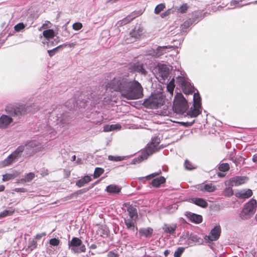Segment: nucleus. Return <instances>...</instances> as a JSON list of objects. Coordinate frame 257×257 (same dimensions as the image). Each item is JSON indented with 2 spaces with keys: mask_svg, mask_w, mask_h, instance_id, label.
Listing matches in <instances>:
<instances>
[{
  "mask_svg": "<svg viewBox=\"0 0 257 257\" xmlns=\"http://www.w3.org/2000/svg\"><path fill=\"white\" fill-rule=\"evenodd\" d=\"M106 89L119 91L122 97L127 100L138 99L143 97V88L135 80L131 81L122 77H116L106 85Z\"/></svg>",
  "mask_w": 257,
  "mask_h": 257,
  "instance_id": "obj_1",
  "label": "nucleus"
},
{
  "mask_svg": "<svg viewBox=\"0 0 257 257\" xmlns=\"http://www.w3.org/2000/svg\"><path fill=\"white\" fill-rule=\"evenodd\" d=\"M44 149L43 146L37 141L32 140L25 146H20L17 148V160L21 153H24L23 157H27L32 154L42 151Z\"/></svg>",
  "mask_w": 257,
  "mask_h": 257,
  "instance_id": "obj_2",
  "label": "nucleus"
},
{
  "mask_svg": "<svg viewBox=\"0 0 257 257\" xmlns=\"http://www.w3.org/2000/svg\"><path fill=\"white\" fill-rule=\"evenodd\" d=\"M160 143V138L157 137L153 138L150 144L148 145L145 151L142 153L141 156L134 159V163H140L143 160L147 159L149 156L158 151L160 148L158 146Z\"/></svg>",
  "mask_w": 257,
  "mask_h": 257,
  "instance_id": "obj_3",
  "label": "nucleus"
},
{
  "mask_svg": "<svg viewBox=\"0 0 257 257\" xmlns=\"http://www.w3.org/2000/svg\"><path fill=\"white\" fill-rule=\"evenodd\" d=\"M173 108L176 113L180 114L185 113L188 108L187 102L181 93H177L175 96Z\"/></svg>",
  "mask_w": 257,
  "mask_h": 257,
  "instance_id": "obj_4",
  "label": "nucleus"
},
{
  "mask_svg": "<svg viewBox=\"0 0 257 257\" xmlns=\"http://www.w3.org/2000/svg\"><path fill=\"white\" fill-rule=\"evenodd\" d=\"M177 83L181 86L185 94L192 93L194 92V86L188 81L184 72H180V75L177 77Z\"/></svg>",
  "mask_w": 257,
  "mask_h": 257,
  "instance_id": "obj_5",
  "label": "nucleus"
},
{
  "mask_svg": "<svg viewBox=\"0 0 257 257\" xmlns=\"http://www.w3.org/2000/svg\"><path fill=\"white\" fill-rule=\"evenodd\" d=\"M256 206V200L253 199H251L245 204L244 208L240 212V217L243 219H247L250 218L255 212Z\"/></svg>",
  "mask_w": 257,
  "mask_h": 257,
  "instance_id": "obj_6",
  "label": "nucleus"
},
{
  "mask_svg": "<svg viewBox=\"0 0 257 257\" xmlns=\"http://www.w3.org/2000/svg\"><path fill=\"white\" fill-rule=\"evenodd\" d=\"M194 104L187 112V115L191 117H196L201 112V97L198 92L193 95Z\"/></svg>",
  "mask_w": 257,
  "mask_h": 257,
  "instance_id": "obj_7",
  "label": "nucleus"
},
{
  "mask_svg": "<svg viewBox=\"0 0 257 257\" xmlns=\"http://www.w3.org/2000/svg\"><path fill=\"white\" fill-rule=\"evenodd\" d=\"M164 103V98L162 96L156 95L146 99L143 105L147 108H157L163 105Z\"/></svg>",
  "mask_w": 257,
  "mask_h": 257,
  "instance_id": "obj_8",
  "label": "nucleus"
},
{
  "mask_svg": "<svg viewBox=\"0 0 257 257\" xmlns=\"http://www.w3.org/2000/svg\"><path fill=\"white\" fill-rule=\"evenodd\" d=\"M68 246L71 251L74 253H79L85 251V245L82 244L81 240L77 237H73L68 242Z\"/></svg>",
  "mask_w": 257,
  "mask_h": 257,
  "instance_id": "obj_9",
  "label": "nucleus"
},
{
  "mask_svg": "<svg viewBox=\"0 0 257 257\" xmlns=\"http://www.w3.org/2000/svg\"><path fill=\"white\" fill-rule=\"evenodd\" d=\"M39 109V107L36 106V105L34 104L27 106L23 105H19V107L17 106V116L18 115L19 113H20L21 114L29 112L34 113Z\"/></svg>",
  "mask_w": 257,
  "mask_h": 257,
  "instance_id": "obj_10",
  "label": "nucleus"
},
{
  "mask_svg": "<svg viewBox=\"0 0 257 257\" xmlns=\"http://www.w3.org/2000/svg\"><path fill=\"white\" fill-rule=\"evenodd\" d=\"M170 67L165 64H159L158 65V75L162 78L160 80L162 82V80L164 81L167 79L170 73Z\"/></svg>",
  "mask_w": 257,
  "mask_h": 257,
  "instance_id": "obj_11",
  "label": "nucleus"
},
{
  "mask_svg": "<svg viewBox=\"0 0 257 257\" xmlns=\"http://www.w3.org/2000/svg\"><path fill=\"white\" fill-rule=\"evenodd\" d=\"M129 69L131 71L137 72L144 75L147 74L145 65L140 63H136L132 64Z\"/></svg>",
  "mask_w": 257,
  "mask_h": 257,
  "instance_id": "obj_12",
  "label": "nucleus"
},
{
  "mask_svg": "<svg viewBox=\"0 0 257 257\" xmlns=\"http://www.w3.org/2000/svg\"><path fill=\"white\" fill-rule=\"evenodd\" d=\"M186 236H187L188 237L187 243L189 246H193L195 243L200 244H202L203 242V240L202 238L199 237L197 235L195 234L191 233L189 234L188 233L186 234Z\"/></svg>",
  "mask_w": 257,
  "mask_h": 257,
  "instance_id": "obj_13",
  "label": "nucleus"
},
{
  "mask_svg": "<svg viewBox=\"0 0 257 257\" xmlns=\"http://www.w3.org/2000/svg\"><path fill=\"white\" fill-rule=\"evenodd\" d=\"M247 180V178L244 176H236L229 179L228 185L231 187L237 186L245 183Z\"/></svg>",
  "mask_w": 257,
  "mask_h": 257,
  "instance_id": "obj_14",
  "label": "nucleus"
},
{
  "mask_svg": "<svg viewBox=\"0 0 257 257\" xmlns=\"http://www.w3.org/2000/svg\"><path fill=\"white\" fill-rule=\"evenodd\" d=\"M221 233L220 226H216L213 228L208 236H206L210 241H215L218 239Z\"/></svg>",
  "mask_w": 257,
  "mask_h": 257,
  "instance_id": "obj_15",
  "label": "nucleus"
},
{
  "mask_svg": "<svg viewBox=\"0 0 257 257\" xmlns=\"http://www.w3.org/2000/svg\"><path fill=\"white\" fill-rule=\"evenodd\" d=\"M16 159V151H14L7 159L0 162V168H3L12 164Z\"/></svg>",
  "mask_w": 257,
  "mask_h": 257,
  "instance_id": "obj_16",
  "label": "nucleus"
},
{
  "mask_svg": "<svg viewBox=\"0 0 257 257\" xmlns=\"http://www.w3.org/2000/svg\"><path fill=\"white\" fill-rule=\"evenodd\" d=\"M185 215L189 219V220L195 223H200L202 221V217L201 215L196 214L190 212H187Z\"/></svg>",
  "mask_w": 257,
  "mask_h": 257,
  "instance_id": "obj_17",
  "label": "nucleus"
},
{
  "mask_svg": "<svg viewBox=\"0 0 257 257\" xmlns=\"http://www.w3.org/2000/svg\"><path fill=\"white\" fill-rule=\"evenodd\" d=\"M12 118L11 116L3 114L0 117V128H6L12 122Z\"/></svg>",
  "mask_w": 257,
  "mask_h": 257,
  "instance_id": "obj_18",
  "label": "nucleus"
},
{
  "mask_svg": "<svg viewBox=\"0 0 257 257\" xmlns=\"http://www.w3.org/2000/svg\"><path fill=\"white\" fill-rule=\"evenodd\" d=\"M44 135L47 136V140H51L55 138L56 135V132L51 126L47 124L44 126Z\"/></svg>",
  "mask_w": 257,
  "mask_h": 257,
  "instance_id": "obj_19",
  "label": "nucleus"
},
{
  "mask_svg": "<svg viewBox=\"0 0 257 257\" xmlns=\"http://www.w3.org/2000/svg\"><path fill=\"white\" fill-rule=\"evenodd\" d=\"M137 219L134 218H131L130 217L127 216L124 218V222L126 225V228L128 230L134 231L135 230V223Z\"/></svg>",
  "mask_w": 257,
  "mask_h": 257,
  "instance_id": "obj_20",
  "label": "nucleus"
},
{
  "mask_svg": "<svg viewBox=\"0 0 257 257\" xmlns=\"http://www.w3.org/2000/svg\"><path fill=\"white\" fill-rule=\"evenodd\" d=\"M143 34V29L141 27L135 28L133 31L130 32V36L135 39H139L141 38Z\"/></svg>",
  "mask_w": 257,
  "mask_h": 257,
  "instance_id": "obj_21",
  "label": "nucleus"
},
{
  "mask_svg": "<svg viewBox=\"0 0 257 257\" xmlns=\"http://www.w3.org/2000/svg\"><path fill=\"white\" fill-rule=\"evenodd\" d=\"M127 212L128 215V217H130L131 218H133L134 219H137L138 217V211L135 206L132 205H128L127 207Z\"/></svg>",
  "mask_w": 257,
  "mask_h": 257,
  "instance_id": "obj_22",
  "label": "nucleus"
},
{
  "mask_svg": "<svg viewBox=\"0 0 257 257\" xmlns=\"http://www.w3.org/2000/svg\"><path fill=\"white\" fill-rule=\"evenodd\" d=\"M252 195L251 190L248 189L247 190H242L236 193V196L240 198H248Z\"/></svg>",
  "mask_w": 257,
  "mask_h": 257,
  "instance_id": "obj_23",
  "label": "nucleus"
},
{
  "mask_svg": "<svg viewBox=\"0 0 257 257\" xmlns=\"http://www.w3.org/2000/svg\"><path fill=\"white\" fill-rule=\"evenodd\" d=\"M176 228L177 225L175 224H165L162 228L165 233L172 234L175 232Z\"/></svg>",
  "mask_w": 257,
  "mask_h": 257,
  "instance_id": "obj_24",
  "label": "nucleus"
},
{
  "mask_svg": "<svg viewBox=\"0 0 257 257\" xmlns=\"http://www.w3.org/2000/svg\"><path fill=\"white\" fill-rule=\"evenodd\" d=\"M105 190L109 194H117L121 190V187L118 185L111 184L107 186Z\"/></svg>",
  "mask_w": 257,
  "mask_h": 257,
  "instance_id": "obj_25",
  "label": "nucleus"
},
{
  "mask_svg": "<svg viewBox=\"0 0 257 257\" xmlns=\"http://www.w3.org/2000/svg\"><path fill=\"white\" fill-rule=\"evenodd\" d=\"M167 48V46H159L156 50L154 51L153 56L156 57H160L166 53V49Z\"/></svg>",
  "mask_w": 257,
  "mask_h": 257,
  "instance_id": "obj_26",
  "label": "nucleus"
},
{
  "mask_svg": "<svg viewBox=\"0 0 257 257\" xmlns=\"http://www.w3.org/2000/svg\"><path fill=\"white\" fill-rule=\"evenodd\" d=\"M199 188L201 191H205L208 192H213L216 189L215 186L211 183L202 184Z\"/></svg>",
  "mask_w": 257,
  "mask_h": 257,
  "instance_id": "obj_27",
  "label": "nucleus"
},
{
  "mask_svg": "<svg viewBox=\"0 0 257 257\" xmlns=\"http://www.w3.org/2000/svg\"><path fill=\"white\" fill-rule=\"evenodd\" d=\"M91 181V178L90 176L86 175L84 177L82 178L76 182V185L79 187H81L85 185V184L89 183Z\"/></svg>",
  "mask_w": 257,
  "mask_h": 257,
  "instance_id": "obj_28",
  "label": "nucleus"
},
{
  "mask_svg": "<svg viewBox=\"0 0 257 257\" xmlns=\"http://www.w3.org/2000/svg\"><path fill=\"white\" fill-rule=\"evenodd\" d=\"M43 35L46 39V41L52 40L55 36V32L52 29H48L43 32Z\"/></svg>",
  "mask_w": 257,
  "mask_h": 257,
  "instance_id": "obj_29",
  "label": "nucleus"
},
{
  "mask_svg": "<svg viewBox=\"0 0 257 257\" xmlns=\"http://www.w3.org/2000/svg\"><path fill=\"white\" fill-rule=\"evenodd\" d=\"M166 179L164 177H159L154 179L152 181V185L155 187H159L160 185L165 182Z\"/></svg>",
  "mask_w": 257,
  "mask_h": 257,
  "instance_id": "obj_30",
  "label": "nucleus"
},
{
  "mask_svg": "<svg viewBox=\"0 0 257 257\" xmlns=\"http://www.w3.org/2000/svg\"><path fill=\"white\" fill-rule=\"evenodd\" d=\"M153 231V230L151 228H141L139 230V233L141 235H143L146 237H150L152 236Z\"/></svg>",
  "mask_w": 257,
  "mask_h": 257,
  "instance_id": "obj_31",
  "label": "nucleus"
},
{
  "mask_svg": "<svg viewBox=\"0 0 257 257\" xmlns=\"http://www.w3.org/2000/svg\"><path fill=\"white\" fill-rule=\"evenodd\" d=\"M192 201L196 205L202 207H206L208 205L207 202L202 198H193Z\"/></svg>",
  "mask_w": 257,
  "mask_h": 257,
  "instance_id": "obj_32",
  "label": "nucleus"
},
{
  "mask_svg": "<svg viewBox=\"0 0 257 257\" xmlns=\"http://www.w3.org/2000/svg\"><path fill=\"white\" fill-rule=\"evenodd\" d=\"M35 177V174L33 173H29L27 174L24 178L21 179L17 181V183H24L31 181Z\"/></svg>",
  "mask_w": 257,
  "mask_h": 257,
  "instance_id": "obj_33",
  "label": "nucleus"
},
{
  "mask_svg": "<svg viewBox=\"0 0 257 257\" xmlns=\"http://www.w3.org/2000/svg\"><path fill=\"white\" fill-rule=\"evenodd\" d=\"M138 14L136 12H133L131 15L128 16L127 17L124 18L121 21V24L125 25L131 22L136 17H138Z\"/></svg>",
  "mask_w": 257,
  "mask_h": 257,
  "instance_id": "obj_34",
  "label": "nucleus"
},
{
  "mask_svg": "<svg viewBox=\"0 0 257 257\" xmlns=\"http://www.w3.org/2000/svg\"><path fill=\"white\" fill-rule=\"evenodd\" d=\"M57 120V124L60 127H64L68 124V120L65 117L64 118L63 117L61 118V117H58Z\"/></svg>",
  "mask_w": 257,
  "mask_h": 257,
  "instance_id": "obj_35",
  "label": "nucleus"
},
{
  "mask_svg": "<svg viewBox=\"0 0 257 257\" xmlns=\"http://www.w3.org/2000/svg\"><path fill=\"white\" fill-rule=\"evenodd\" d=\"M15 211L14 209L9 208L5 209L0 213V219L7 216H10Z\"/></svg>",
  "mask_w": 257,
  "mask_h": 257,
  "instance_id": "obj_36",
  "label": "nucleus"
},
{
  "mask_svg": "<svg viewBox=\"0 0 257 257\" xmlns=\"http://www.w3.org/2000/svg\"><path fill=\"white\" fill-rule=\"evenodd\" d=\"M37 246V241L34 239H30L29 241L28 248L27 250L28 251H31Z\"/></svg>",
  "mask_w": 257,
  "mask_h": 257,
  "instance_id": "obj_37",
  "label": "nucleus"
},
{
  "mask_svg": "<svg viewBox=\"0 0 257 257\" xmlns=\"http://www.w3.org/2000/svg\"><path fill=\"white\" fill-rule=\"evenodd\" d=\"M6 112L10 115L15 116L16 115V109L15 107L8 105L6 108Z\"/></svg>",
  "mask_w": 257,
  "mask_h": 257,
  "instance_id": "obj_38",
  "label": "nucleus"
},
{
  "mask_svg": "<svg viewBox=\"0 0 257 257\" xmlns=\"http://www.w3.org/2000/svg\"><path fill=\"white\" fill-rule=\"evenodd\" d=\"M174 87H175L174 79L173 78L171 80V81L169 83V84L167 85V90L170 93V94L171 96L173 95Z\"/></svg>",
  "mask_w": 257,
  "mask_h": 257,
  "instance_id": "obj_39",
  "label": "nucleus"
},
{
  "mask_svg": "<svg viewBox=\"0 0 257 257\" xmlns=\"http://www.w3.org/2000/svg\"><path fill=\"white\" fill-rule=\"evenodd\" d=\"M194 22L195 21L190 19L186 20L181 26L182 30L184 31V30L188 29Z\"/></svg>",
  "mask_w": 257,
  "mask_h": 257,
  "instance_id": "obj_40",
  "label": "nucleus"
},
{
  "mask_svg": "<svg viewBox=\"0 0 257 257\" xmlns=\"http://www.w3.org/2000/svg\"><path fill=\"white\" fill-rule=\"evenodd\" d=\"M125 157L124 156H114L109 155L108 157L109 160L114 162H118L124 160Z\"/></svg>",
  "mask_w": 257,
  "mask_h": 257,
  "instance_id": "obj_41",
  "label": "nucleus"
},
{
  "mask_svg": "<svg viewBox=\"0 0 257 257\" xmlns=\"http://www.w3.org/2000/svg\"><path fill=\"white\" fill-rule=\"evenodd\" d=\"M104 172V169L101 168H96L93 174V177L94 178H98L100 175H101Z\"/></svg>",
  "mask_w": 257,
  "mask_h": 257,
  "instance_id": "obj_42",
  "label": "nucleus"
},
{
  "mask_svg": "<svg viewBox=\"0 0 257 257\" xmlns=\"http://www.w3.org/2000/svg\"><path fill=\"white\" fill-rule=\"evenodd\" d=\"M165 8V5L164 4H160L156 7L155 9V13L159 14L161 11H163Z\"/></svg>",
  "mask_w": 257,
  "mask_h": 257,
  "instance_id": "obj_43",
  "label": "nucleus"
},
{
  "mask_svg": "<svg viewBox=\"0 0 257 257\" xmlns=\"http://www.w3.org/2000/svg\"><path fill=\"white\" fill-rule=\"evenodd\" d=\"M229 169V166L227 163H222L219 166V170L222 172L227 171Z\"/></svg>",
  "mask_w": 257,
  "mask_h": 257,
  "instance_id": "obj_44",
  "label": "nucleus"
},
{
  "mask_svg": "<svg viewBox=\"0 0 257 257\" xmlns=\"http://www.w3.org/2000/svg\"><path fill=\"white\" fill-rule=\"evenodd\" d=\"M188 8V7L187 4H183L177 9V12L182 14L185 13L187 12Z\"/></svg>",
  "mask_w": 257,
  "mask_h": 257,
  "instance_id": "obj_45",
  "label": "nucleus"
},
{
  "mask_svg": "<svg viewBox=\"0 0 257 257\" xmlns=\"http://www.w3.org/2000/svg\"><path fill=\"white\" fill-rule=\"evenodd\" d=\"M14 174H6L3 176V180L6 181L14 179Z\"/></svg>",
  "mask_w": 257,
  "mask_h": 257,
  "instance_id": "obj_46",
  "label": "nucleus"
},
{
  "mask_svg": "<svg viewBox=\"0 0 257 257\" xmlns=\"http://www.w3.org/2000/svg\"><path fill=\"white\" fill-rule=\"evenodd\" d=\"M82 28V24L81 23L77 22L73 24L72 28L75 31H78Z\"/></svg>",
  "mask_w": 257,
  "mask_h": 257,
  "instance_id": "obj_47",
  "label": "nucleus"
},
{
  "mask_svg": "<svg viewBox=\"0 0 257 257\" xmlns=\"http://www.w3.org/2000/svg\"><path fill=\"white\" fill-rule=\"evenodd\" d=\"M184 248L183 247H178L174 253V257H179L184 251Z\"/></svg>",
  "mask_w": 257,
  "mask_h": 257,
  "instance_id": "obj_48",
  "label": "nucleus"
},
{
  "mask_svg": "<svg viewBox=\"0 0 257 257\" xmlns=\"http://www.w3.org/2000/svg\"><path fill=\"white\" fill-rule=\"evenodd\" d=\"M49 243L51 245L57 246L60 243V240L58 238H54L49 240Z\"/></svg>",
  "mask_w": 257,
  "mask_h": 257,
  "instance_id": "obj_49",
  "label": "nucleus"
},
{
  "mask_svg": "<svg viewBox=\"0 0 257 257\" xmlns=\"http://www.w3.org/2000/svg\"><path fill=\"white\" fill-rule=\"evenodd\" d=\"M57 43H58L57 41H56L55 40L52 41V40H49L48 41L43 42V44L46 43L48 47H52V46H55L57 44Z\"/></svg>",
  "mask_w": 257,
  "mask_h": 257,
  "instance_id": "obj_50",
  "label": "nucleus"
},
{
  "mask_svg": "<svg viewBox=\"0 0 257 257\" xmlns=\"http://www.w3.org/2000/svg\"><path fill=\"white\" fill-rule=\"evenodd\" d=\"M224 195L227 196H230L233 194L231 187H228L224 190Z\"/></svg>",
  "mask_w": 257,
  "mask_h": 257,
  "instance_id": "obj_51",
  "label": "nucleus"
},
{
  "mask_svg": "<svg viewBox=\"0 0 257 257\" xmlns=\"http://www.w3.org/2000/svg\"><path fill=\"white\" fill-rule=\"evenodd\" d=\"M184 166L185 168L189 170H192L194 168L193 165L191 164V163L187 160L185 161Z\"/></svg>",
  "mask_w": 257,
  "mask_h": 257,
  "instance_id": "obj_52",
  "label": "nucleus"
},
{
  "mask_svg": "<svg viewBox=\"0 0 257 257\" xmlns=\"http://www.w3.org/2000/svg\"><path fill=\"white\" fill-rule=\"evenodd\" d=\"M110 127L111 128V131H112L114 130H120L121 127V126L120 124L117 123L114 124H110Z\"/></svg>",
  "mask_w": 257,
  "mask_h": 257,
  "instance_id": "obj_53",
  "label": "nucleus"
},
{
  "mask_svg": "<svg viewBox=\"0 0 257 257\" xmlns=\"http://www.w3.org/2000/svg\"><path fill=\"white\" fill-rule=\"evenodd\" d=\"M25 27V25L22 23H20L19 24H17V32L20 31L22 30H23Z\"/></svg>",
  "mask_w": 257,
  "mask_h": 257,
  "instance_id": "obj_54",
  "label": "nucleus"
},
{
  "mask_svg": "<svg viewBox=\"0 0 257 257\" xmlns=\"http://www.w3.org/2000/svg\"><path fill=\"white\" fill-rule=\"evenodd\" d=\"M59 48V47H57L55 48H54L52 50H48V52L49 53V55L50 57H52L53 56L55 53V52L56 51V50Z\"/></svg>",
  "mask_w": 257,
  "mask_h": 257,
  "instance_id": "obj_55",
  "label": "nucleus"
},
{
  "mask_svg": "<svg viewBox=\"0 0 257 257\" xmlns=\"http://www.w3.org/2000/svg\"><path fill=\"white\" fill-rule=\"evenodd\" d=\"M50 25H51L50 22L48 21H46L45 23L42 25V27H43V29L49 28H50Z\"/></svg>",
  "mask_w": 257,
  "mask_h": 257,
  "instance_id": "obj_56",
  "label": "nucleus"
},
{
  "mask_svg": "<svg viewBox=\"0 0 257 257\" xmlns=\"http://www.w3.org/2000/svg\"><path fill=\"white\" fill-rule=\"evenodd\" d=\"M161 171H159V172H157V173H152L148 176H147L146 177L147 179H149L151 178V177H155L157 175H159L161 174Z\"/></svg>",
  "mask_w": 257,
  "mask_h": 257,
  "instance_id": "obj_57",
  "label": "nucleus"
},
{
  "mask_svg": "<svg viewBox=\"0 0 257 257\" xmlns=\"http://www.w3.org/2000/svg\"><path fill=\"white\" fill-rule=\"evenodd\" d=\"M108 257H118V255L117 253L113 252V251H109L107 254Z\"/></svg>",
  "mask_w": 257,
  "mask_h": 257,
  "instance_id": "obj_58",
  "label": "nucleus"
},
{
  "mask_svg": "<svg viewBox=\"0 0 257 257\" xmlns=\"http://www.w3.org/2000/svg\"><path fill=\"white\" fill-rule=\"evenodd\" d=\"M194 122H195V120H193V121H192L191 122L187 121V122H182V123L185 126H190L194 123Z\"/></svg>",
  "mask_w": 257,
  "mask_h": 257,
  "instance_id": "obj_59",
  "label": "nucleus"
},
{
  "mask_svg": "<svg viewBox=\"0 0 257 257\" xmlns=\"http://www.w3.org/2000/svg\"><path fill=\"white\" fill-rule=\"evenodd\" d=\"M103 131L105 132H108L111 131V128L109 124L105 125L103 127Z\"/></svg>",
  "mask_w": 257,
  "mask_h": 257,
  "instance_id": "obj_60",
  "label": "nucleus"
},
{
  "mask_svg": "<svg viewBox=\"0 0 257 257\" xmlns=\"http://www.w3.org/2000/svg\"><path fill=\"white\" fill-rule=\"evenodd\" d=\"M170 10H168L167 11L165 12V13H163L162 14V17H163L164 16H168V15L170 14Z\"/></svg>",
  "mask_w": 257,
  "mask_h": 257,
  "instance_id": "obj_61",
  "label": "nucleus"
},
{
  "mask_svg": "<svg viewBox=\"0 0 257 257\" xmlns=\"http://www.w3.org/2000/svg\"><path fill=\"white\" fill-rule=\"evenodd\" d=\"M252 160L254 163H257V154L253 156Z\"/></svg>",
  "mask_w": 257,
  "mask_h": 257,
  "instance_id": "obj_62",
  "label": "nucleus"
},
{
  "mask_svg": "<svg viewBox=\"0 0 257 257\" xmlns=\"http://www.w3.org/2000/svg\"><path fill=\"white\" fill-rule=\"evenodd\" d=\"M169 253H170V251L169 250H165L164 254L165 256H167L168 255V254H169Z\"/></svg>",
  "mask_w": 257,
  "mask_h": 257,
  "instance_id": "obj_63",
  "label": "nucleus"
},
{
  "mask_svg": "<svg viewBox=\"0 0 257 257\" xmlns=\"http://www.w3.org/2000/svg\"><path fill=\"white\" fill-rule=\"evenodd\" d=\"M5 190V186L3 185H0V192Z\"/></svg>",
  "mask_w": 257,
  "mask_h": 257,
  "instance_id": "obj_64",
  "label": "nucleus"
}]
</instances>
